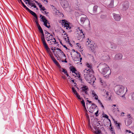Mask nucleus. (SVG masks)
<instances>
[{
    "mask_svg": "<svg viewBox=\"0 0 134 134\" xmlns=\"http://www.w3.org/2000/svg\"><path fill=\"white\" fill-rule=\"evenodd\" d=\"M49 49H48V50H46L48 52H49H49L50 51V50H49Z\"/></svg>",
    "mask_w": 134,
    "mask_h": 134,
    "instance_id": "obj_64",
    "label": "nucleus"
},
{
    "mask_svg": "<svg viewBox=\"0 0 134 134\" xmlns=\"http://www.w3.org/2000/svg\"><path fill=\"white\" fill-rule=\"evenodd\" d=\"M40 17L42 19V21L44 23V25L46 27L47 25V23H48L46 18L44 16H42L41 15H40Z\"/></svg>",
    "mask_w": 134,
    "mask_h": 134,
    "instance_id": "obj_9",
    "label": "nucleus"
},
{
    "mask_svg": "<svg viewBox=\"0 0 134 134\" xmlns=\"http://www.w3.org/2000/svg\"><path fill=\"white\" fill-rule=\"evenodd\" d=\"M116 125L118 129H120V125L119 123H117V124H116Z\"/></svg>",
    "mask_w": 134,
    "mask_h": 134,
    "instance_id": "obj_39",
    "label": "nucleus"
},
{
    "mask_svg": "<svg viewBox=\"0 0 134 134\" xmlns=\"http://www.w3.org/2000/svg\"><path fill=\"white\" fill-rule=\"evenodd\" d=\"M42 0L43 2H46V3H47L48 2V1L47 0Z\"/></svg>",
    "mask_w": 134,
    "mask_h": 134,
    "instance_id": "obj_50",
    "label": "nucleus"
},
{
    "mask_svg": "<svg viewBox=\"0 0 134 134\" xmlns=\"http://www.w3.org/2000/svg\"><path fill=\"white\" fill-rule=\"evenodd\" d=\"M70 70L72 73H75V72L76 71V68L74 66H72L70 69Z\"/></svg>",
    "mask_w": 134,
    "mask_h": 134,
    "instance_id": "obj_22",
    "label": "nucleus"
},
{
    "mask_svg": "<svg viewBox=\"0 0 134 134\" xmlns=\"http://www.w3.org/2000/svg\"><path fill=\"white\" fill-rule=\"evenodd\" d=\"M98 100V103L100 105H102V103L101 102V101L99 100L98 99V100Z\"/></svg>",
    "mask_w": 134,
    "mask_h": 134,
    "instance_id": "obj_45",
    "label": "nucleus"
},
{
    "mask_svg": "<svg viewBox=\"0 0 134 134\" xmlns=\"http://www.w3.org/2000/svg\"><path fill=\"white\" fill-rule=\"evenodd\" d=\"M27 1L28 2L29 5L31 7L34 6V4L32 3V1L30 0H28Z\"/></svg>",
    "mask_w": 134,
    "mask_h": 134,
    "instance_id": "obj_18",
    "label": "nucleus"
},
{
    "mask_svg": "<svg viewBox=\"0 0 134 134\" xmlns=\"http://www.w3.org/2000/svg\"><path fill=\"white\" fill-rule=\"evenodd\" d=\"M64 27H66V29H68V28L69 29H70L71 28V27L69 25L68 26H64Z\"/></svg>",
    "mask_w": 134,
    "mask_h": 134,
    "instance_id": "obj_35",
    "label": "nucleus"
},
{
    "mask_svg": "<svg viewBox=\"0 0 134 134\" xmlns=\"http://www.w3.org/2000/svg\"><path fill=\"white\" fill-rule=\"evenodd\" d=\"M66 59V58H65V59L64 60H61V62H64L65 63H67V61Z\"/></svg>",
    "mask_w": 134,
    "mask_h": 134,
    "instance_id": "obj_43",
    "label": "nucleus"
},
{
    "mask_svg": "<svg viewBox=\"0 0 134 134\" xmlns=\"http://www.w3.org/2000/svg\"><path fill=\"white\" fill-rule=\"evenodd\" d=\"M53 39L54 40V42H56L55 43V44H57V43H58V42H56V39H55V38H53Z\"/></svg>",
    "mask_w": 134,
    "mask_h": 134,
    "instance_id": "obj_54",
    "label": "nucleus"
},
{
    "mask_svg": "<svg viewBox=\"0 0 134 134\" xmlns=\"http://www.w3.org/2000/svg\"><path fill=\"white\" fill-rule=\"evenodd\" d=\"M87 102H88L89 103H91L92 102L91 101H90L89 100H87Z\"/></svg>",
    "mask_w": 134,
    "mask_h": 134,
    "instance_id": "obj_62",
    "label": "nucleus"
},
{
    "mask_svg": "<svg viewBox=\"0 0 134 134\" xmlns=\"http://www.w3.org/2000/svg\"><path fill=\"white\" fill-rule=\"evenodd\" d=\"M114 7V1L111 0L110 2V3L109 5V7L110 8H113Z\"/></svg>",
    "mask_w": 134,
    "mask_h": 134,
    "instance_id": "obj_21",
    "label": "nucleus"
},
{
    "mask_svg": "<svg viewBox=\"0 0 134 134\" xmlns=\"http://www.w3.org/2000/svg\"><path fill=\"white\" fill-rule=\"evenodd\" d=\"M104 117L105 118H107V119L108 118V116L107 115H106V114H105L104 115Z\"/></svg>",
    "mask_w": 134,
    "mask_h": 134,
    "instance_id": "obj_47",
    "label": "nucleus"
},
{
    "mask_svg": "<svg viewBox=\"0 0 134 134\" xmlns=\"http://www.w3.org/2000/svg\"><path fill=\"white\" fill-rule=\"evenodd\" d=\"M59 68H60L61 66L57 61L54 63Z\"/></svg>",
    "mask_w": 134,
    "mask_h": 134,
    "instance_id": "obj_28",
    "label": "nucleus"
},
{
    "mask_svg": "<svg viewBox=\"0 0 134 134\" xmlns=\"http://www.w3.org/2000/svg\"><path fill=\"white\" fill-rule=\"evenodd\" d=\"M127 117L128 119L131 118V116H130V114H128L127 115Z\"/></svg>",
    "mask_w": 134,
    "mask_h": 134,
    "instance_id": "obj_42",
    "label": "nucleus"
},
{
    "mask_svg": "<svg viewBox=\"0 0 134 134\" xmlns=\"http://www.w3.org/2000/svg\"><path fill=\"white\" fill-rule=\"evenodd\" d=\"M35 1V2L37 3L38 4V5H39V7L41 9L42 7V5L41 4H40L38 3V2H37L35 0H34V2Z\"/></svg>",
    "mask_w": 134,
    "mask_h": 134,
    "instance_id": "obj_29",
    "label": "nucleus"
},
{
    "mask_svg": "<svg viewBox=\"0 0 134 134\" xmlns=\"http://www.w3.org/2000/svg\"><path fill=\"white\" fill-rule=\"evenodd\" d=\"M26 10L30 12L33 16H34V12L33 11L31 10L29 8L28 9H27Z\"/></svg>",
    "mask_w": 134,
    "mask_h": 134,
    "instance_id": "obj_26",
    "label": "nucleus"
},
{
    "mask_svg": "<svg viewBox=\"0 0 134 134\" xmlns=\"http://www.w3.org/2000/svg\"><path fill=\"white\" fill-rule=\"evenodd\" d=\"M124 88L125 87L123 86L119 85L115 87V91L116 94L118 95H120L124 93Z\"/></svg>",
    "mask_w": 134,
    "mask_h": 134,
    "instance_id": "obj_3",
    "label": "nucleus"
},
{
    "mask_svg": "<svg viewBox=\"0 0 134 134\" xmlns=\"http://www.w3.org/2000/svg\"><path fill=\"white\" fill-rule=\"evenodd\" d=\"M116 44L113 43H110V47L111 48L113 49H115L116 48Z\"/></svg>",
    "mask_w": 134,
    "mask_h": 134,
    "instance_id": "obj_16",
    "label": "nucleus"
},
{
    "mask_svg": "<svg viewBox=\"0 0 134 134\" xmlns=\"http://www.w3.org/2000/svg\"><path fill=\"white\" fill-rule=\"evenodd\" d=\"M111 131L112 134H113V133H114L113 132H114V131L113 130H111Z\"/></svg>",
    "mask_w": 134,
    "mask_h": 134,
    "instance_id": "obj_56",
    "label": "nucleus"
},
{
    "mask_svg": "<svg viewBox=\"0 0 134 134\" xmlns=\"http://www.w3.org/2000/svg\"><path fill=\"white\" fill-rule=\"evenodd\" d=\"M132 118H131L128 119L127 120V121H125L126 125L127 126H129L132 123Z\"/></svg>",
    "mask_w": 134,
    "mask_h": 134,
    "instance_id": "obj_15",
    "label": "nucleus"
},
{
    "mask_svg": "<svg viewBox=\"0 0 134 134\" xmlns=\"http://www.w3.org/2000/svg\"><path fill=\"white\" fill-rule=\"evenodd\" d=\"M72 91L73 92L74 94L76 95V96L80 100L82 98L80 97V96L77 92L76 90L75 89V88L74 87H72Z\"/></svg>",
    "mask_w": 134,
    "mask_h": 134,
    "instance_id": "obj_11",
    "label": "nucleus"
},
{
    "mask_svg": "<svg viewBox=\"0 0 134 134\" xmlns=\"http://www.w3.org/2000/svg\"><path fill=\"white\" fill-rule=\"evenodd\" d=\"M50 34V35L49 36H50V37L51 36V38L50 39V40H53V35H52L51 34Z\"/></svg>",
    "mask_w": 134,
    "mask_h": 134,
    "instance_id": "obj_41",
    "label": "nucleus"
},
{
    "mask_svg": "<svg viewBox=\"0 0 134 134\" xmlns=\"http://www.w3.org/2000/svg\"><path fill=\"white\" fill-rule=\"evenodd\" d=\"M107 15H105L102 14L100 16V18L102 19H105L106 18Z\"/></svg>",
    "mask_w": 134,
    "mask_h": 134,
    "instance_id": "obj_23",
    "label": "nucleus"
},
{
    "mask_svg": "<svg viewBox=\"0 0 134 134\" xmlns=\"http://www.w3.org/2000/svg\"><path fill=\"white\" fill-rule=\"evenodd\" d=\"M62 23L64 24H65V23L67 22V21L65 19L62 20Z\"/></svg>",
    "mask_w": 134,
    "mask_h": 134,
    "instance_id": "obj_40",
    "label": "nucleus"
},
{
    "mask_svg": "<svg viewBox=\"0 0 134 134\" xmlns=\"http://www.w3.org/2000/svg\"><path fill=\"white\" fill-rule=\"evenodd\" d=\"M122 57V54L121 53H119L115 55V59L116 60H119L121 59Z\"/></svg>",
    "mask_w": 134,
    "mask_h": 134,
    "instance_id": "obj_14",
    "label": "nucleus"
},
{
    "mask_svg": "<svg viewBox=\"0 0 134 134\" xmlns=\"http://www.w3.org/2000/svg\"><path fill=\"white\" fill-rule=\"evenodd\" d=\"M51 59L54 62V63L55 62H56L57 61V60L55 59V58H54V57H52Z\"/></svg>",
    "mask_w": 134,
    "mask_h": 134,
    "instance_id": "obj_34",
    "label": "nucleus"
},
{
    "mask_svg": "<svg viewBox=\"0 0 134 134\" xmlns=\"http://www.w3.org/2000/svg\"><path fill=\"white\" fill-rule=\"evenodd\" d=\"M51 27V26L50 25H47V26H46V27H47V28H49L50 27Z\"/></svg>",
    "mask_w": 134,
    "mask_h": 134,
    "instance_id": "obj_57",
    "label": "nucleus"
},
{
    "mask_svg": "<svg viewBox=\"0 0 134 134\" xmlns=\"http://www.w3.org/2000/svg\"><path fill=\"white\" fill-rule=\"evenodd\" d=\"M130 95L131 97V100L134 101V92H132L130 93Z\"/></svg>",
    "mask_w": 134,
    "mask_h": 134,
    "instance_id": "obj_24",
    "label": "nucleus"
},
{
    "mask_svg": "<svg viewBox=\"0 0 134 134\" xmlns=\"http://www.w3.org/2000/svg\"><path fill=\"white\" fill-rule=\"evenodd\" d=\"M62 46H63L65 48L66 50L68 49V48L65 45H64L63 44H62Z\"/></svg>",
    "mask_w": 134,
    "mask_h": 134,
    "instance_id": "obj_46",
    "label": "nucleus"
},
{
    "mask_svg": "<svg viewBox=\"0 0 134 134\" xmlns=\"http://www.w3.org/2000/svg\"><path fill=\"white\" fill-rule=\"evenodd\" d=\"M122 10H126L128 8L129 5V2L127 1H125L123 3Z\"/></svg>",
    "mask_w": 134,
    "mask_h": 134,
    "instance_id": "obj_6",
    "label": "nucleus"
},
{
    "mask_svg": "<svg viewBox=\"0 0 134 134\" xmlns=\"http://www.w3.org/2000/svg\"><path fill=\"white\" fill-rule=\"evenodd\" d=\"M110 126L111 127V128H110V130H113V127H112L111 126V124L110 125Z\"/></svg>",
    "mask_w": 134,
    "mask_h": 134,
    "instance_id": "obj_51",
    "label": "nucleus"
},
{
    "mask_svg": "<svg viewBox=\"0 0 134 134\" xmlns=\"http://www.w3.org/2000/svg\"><path fill=\"white\" fill-rule=\"evenodd\" d=\"M92 95L93 97L94 96L95 99L96 100H98V96L93 91L92 94Z\"/></svg>",
    "mask_w": 134,
    "mask_h": 134,
    "instance_id": "obj_19",
    "label": "nucleus"
},
{
    "mask_svg": "<svg viewBox=\"0 0 134 134\" xmlns=\"http://www.w3.org/2000/svg\"><path fill=\"white\" fill-rule=\"evenodd\" d=\"M41 39L45 38L44 35L43 33V32L41 33Z\"/></svg>",
    "mask_w": 134,
    "mask_h": 134,
    "instance_id": "obj_31",
    "label": "nucleus"
},
{
    "mask_svg": "<svg viewBox=\"0 0 134 134\" xmlns=\"http://www.w3.org/2000/svg\"><path fill=\"white\" fill-rule=\"evenodd\" d=\"M97 110L95 113V115H96V116H97L98 115V111H99L98 108H97Z\"/></svg>",
    "mask_w": 134,
    "mask_h": 134,
    "instance_id": "obj_38",
    "label": "nucleus"
},
{
    "mask_svg": "<svg viewBox=\"0 0 134 134\" xmlns=\"http://www.w3.org/2000/svg\"><path fill=\"white\" fill-rule=\"evenodd\" d=\"M41 40L43 44L46 43L45 41V38L41 39Z\"/></svg>",
    "mask_w": 134,
    "mask_h": 134,
    "instance_id": "obj_37",
    "label": "nucleus"
},
{
    "mask_svg": "<svg viewBox=\"0 0 134 134\" xmlns=\"http://www.w3.org/2000/svg\"><path fill=\"white\" fill-rule=\"evenodd\" d=\"M86 21H88L89 22V20L87 19V18L86 15H84V17L81 18L80 20V23L81 24H83Z\"/></svg>",
    "mask_w": 134,
    "mask_h": 134,
    "instance_id": "obj_13",
    "label": "nucleus"
},
{
    "mask_svg": "<svg viewBox=\"0 0 134 134\" xmlns=\"http://www.w3.org/2000/svg\"><path fill=\"white\" fill-rule=\"evenodd\" d=\"M43 44L46 50H48V49H49V48H48L46 43Z\"/></svg>",
    "mask_w": 134,
    "mask_h": 134,
    "instance_id": "obj_25",
    "label": "nucleus"
},
{
    "mask_svg": "<svg viewBox=\"0 0 134 134\" xmlns=\"http://www.w3.org/2000/svg\"><path fill=\"white\" fill-rule=\"evenodd\" d=\"M79 30L80 31V32L81 33H82V34L83 35H84V33H83V31H82V30H80V29H79Z\"/></svg>",
    "mask_w": 134,
    "mask_h": 134,
    "instance_id": "obj_52",
    "label": "nucleus"
},
{
    "mask_svg": "<svg viewBox=\"0 0 134 134\" xmlns=\"http://www.w3.org/2000/svg\"><path fill=\"white\" fill-rule=\"evenodd\" d=\"M78 78L79 79H81V76L80 74H79V75L77 76Z\"/></svg>",
    "mask_w": 134,
    "mask_h": 134,
    "instance_id": "obj_53",
    "label": "nucleus"
},
{
    "mask_svg": "<svg viewBox=\"0 0 134 134\" xmlns=\"http://www.w3.org/2000/svg\"><path fill=\"white\" fill-rule=\"evenodd\" d=\"M98 7L97 5H94L93 8V12L94 13H95L97 12V9Z\"/></svg>",
    "mask_w": 134,
    "mask_h": 134,
    "instance_id": "obj_17",
    "label": "nucleus"
},
{
    "mask_svg": "<svg viewBox=\"0 0 134 134\" xmlns=\"http://www.w3.org/2000/svg\"><path fill=\"white\" fill-rule=\"evenodd\" d=\"M113 18L116 21H119L121 18V16L118 14L113 13Z\"/></svg>",
    "mask_w": 134,
    "mask_h": 134,
    "instance_id": "obj_10",
    "label": "nucleus"
},
{
    "mask_svg": "<svg viewBox=\"0 0 134 134\" xmlns=\"http://www.w3.org/2000/svg\"><path fill=\"white\" fill-rule=\"evenodd\" d=\"M21 4H22L23 7L26 10L28 9V8L27 7L23 2L21 3Z\"/></svg>",
    "mask_w": 134,
    "mask_h": 134,
    "instance_id": "obj_30",
    "label": "nucleus"
},
{
    "mask_svg": "<svg viewBox=\"0 0 134 134\" xmlns=\"http://www.w3.org/2000/svg\"><path fill=\"white\" fill-rule=\"evenodd\" d=\"M81 89L82 91V92H84L86 94L88 95V93L87 91H88L89 89L87 86H83L82 87H81Z\"/></svg>",
    "mask_w": 134,
    "mask_h": 134,
    "instance_id": "obj_12",
    "label": "nucleus"
},
{
    "mask_svg": "<svg viewBox=\"0 0 134 134\" xmlns=\"http://www.w3.org/2000/svg\"><path fill=\"white\" fill-rule=\"evenodd\" d=\"M81 103L82 104V106L84 108L86 109V111H87L86 107L85 102L83 99H82V100L81 101Z\"/></svg>",
    "mask_w": 134,
    "mask_h": 134,
    "instance_id": "obj_20",
    "label": "nucleus"
},
{
    "mask_svg": "<svg viewBox=\"0 0 134 134\" xmlns=\"http://www.w3.org/2000/svg\"><path fill=\"white\" fill-rule=\"evenodd\" d=\"M61 4L62 7L63 8H67L69 5L68 2L66 0H62L61 2Z\"/></svg>",
    "mask_w": 134,
    "mask_h": 134,
    "instance_id": "obj_7",
    "label": "nucleus"
},
{
    "mask_svg": "<svg viewBox=\"0 0 134 134\" xmlns=\"http://www.w3.org/2000/svg\"><path fill=\"white\" fill-rule=\"evenodd\" d=\"M69 23L67 21V22L65 23L64 24V26H68L69 25Z\"/></svg>",
    "mask_w": 134,
    "mask_h": 134,
    "instance_id": "obj_33",
    "label": "nucleus"
},
{
    "mask_svg": "<svg viewBox=\"0 0 134 134\" xmlns=\"http://www.w3.org/2000/svg\"><path fill=\"white\" fill-rule=\"evenodd\" d=\"M106 66L103 68L102 70L101 73L104 75V77L106 78H107L109 76V75L111 73V71L110 70L109 68L107 65H106Z\"/></svg>",
    "mask_w": 134,
    "mask_h": 134,
    "instance_id": "obj_2",
    "label": "nucleus"
},
{
    "mask_svg": "<svg viewBox=\"0 0 134 134\" xmlns=\"http://www.w3.org/2000/svg\"><path fill=\"white\" fill-rule=\"evenodd\" d=\"M34 18H35L36 20L35 21L36 23V25L38 30L39 32L41 33L43 32L42 29L37 21L38 20L36 14L34 12Z\"/></svg>",
    "mask_w": 134,
    "mask_h": 134,
    "instance_id": "obj_5",
    "label": "nucleus"
},
{
    "mask_svg": "<svg viewBox=\"0 0 134 134\" xmlns=\"http://www.w3.org/2000/svg\"><path fill=\"white\" fill-rule=\"evenodd\" d=\"M97 108H98L97 106L95 104L92 103L91 107L90 108L89 112L92 113L94 111V109H97Z\"/></svg>",
    "mask_w": 134,
    "mask_h": 134,
    "instance_id": "obj_8",
    "label": "nucleus"
},
{
    "mask_svg": "<svg viewBox=\"0 0 134 134\" xmlns=\"http://www.w3.org/2000/svg\"><path fill=\"white\" fill-rule=\"evenodd\" d=\"M41 9V10H42L43 11H44L46 10V9L44 7H42Z\"/></svg>",
    "mask_w": 134,
    "mask_h": 134,
    "instance_id": "obj_44",
    "label": "nucleus"
},
{
    "mask_svg": "<svg viewBox=\"0 0 134 134\" xmlns=\"http://www.w3.org/2000/svg\"><path fill=\"white\" fill-rule=\"evenodd\" d=\"M58 40L59 41L60 43L62 45V44H63L62 43V41L61 40H60V39H59Z\"/></svg>",
    "mask_w": 134,
    "mask_h": 134,
    "instance_id": "obj_60",
    "label": "nucleus"
},
{
    "mask_svg": "<svg viewBox=\"0 0 134 134\" xmlns=\"http://www.w3.org/2000/svg\"><path fill=\"white\" fill-rule=\"evenodd\" d=\"M86 65L90 69H91L92 68V66H91V65L88 64H86Z\"/></svg>",
    "mask_w": 134,
    "mask_h": 134,
    "instance_id": "obj_36",
    "label": "nucleus"
},
{
    "mask_svg": "<svg viewBox=\"0 0 134 134\" xmlns=\"http://www.w3.org/2000/svg\"><path fill=\"white\" fill-rule=\"evenodd\" d=\"M94 132L96 134H100L101 133V131L100 130H98L97 131H95Z\"/></svg>",
    "mask_w": 134,
    "mask_h": 134,
    "instance_id": "obj_27",
    "label": "nucleus"
},
{
    "mask_svg": "<svg viewBox=\"0 0 134 134\" xmlns=\"http://www.w3.org/2000/svg\"><path fill=\"white\" fill-rule=\"evenodd\" d=\"M62 77L63 79H66V78L65 76H62Z\"/></svg>",
    "mask_w": 134,
    "mask_h": 134,
    "instance_id": "obj_55",
    "label": "nucleus"
},
{
    "mask_svg": "<svg viewBox=\"0 0 134 134\" xmlns=\"http://www.w3.org/2000/svg\"><path fill=\"white\" fill-rule=\"evenodd\" d=\"M106 95H105L104 96H106L107 97V96H108V95H109V93H108V92H106Z\"/></svg>",
    "mask_w": 134,
    "mask_h": 134,
    "instance_id": "obj_48",
    "label": "nucleus"
},
{
    "mask_svg": "<svg viewBox=\"0 0 134 134\" xmlns=\"http://www.w3.org/2000/svg\"><path fill=\"white\" fill-rule=\"evenodd\" d=\"M18 1L19 3L21 2V3L23 2L21 0H18Z\"/></svg>",
    "mask_w": 134,
    "mask_h": 134,
    "instance_id": "obj_58",
    "label": "nucleus"
},
{
    "mask_svg": "<svg viewBox=\"0 0 134 134\" xmlns=\"http://www.w3.org/2000/svg\"><path fill=\"white\" fill-rule=\"evenodd\" d=\"M65 74L67 76V77L69 76V74H68L67 72Z\"/></svg>",
    "mask_w": 134,
    "mask_h": 134,
    "instance_id": "obj_63",
    "label": "nucleus"
},
{
    "mask_svg": "<svg viewBox=\"0 0 134 134\" xmlns=\"http://www.w3.org/2000/svg\"><path fill=\"white\" fill-rule=\"evenodd\" d=\"M83 71L86 72V74L84 75V78L89 83L92 82L93 83L96 79V78L93 75V71L91 70V71L89 69L87 70L85 69Z\"/></svg>",
    "mask_w": 134,
    "mask_h": 134,
    "instance_id": "obj_1",
    "label": "nucleus"
},
{
    "mask_svg": "<svg viewBox=\"0 0 134 134\" xmlns=\"http://www.w3.org/2000/svg\"><path fill=\"white\" fill-rule=\"evenodd\" d=\"M52 50L53 51V53H54V50H55V48H54V49H52Z\"/></svg>",
    "mask_w": 134,
    "mask_h": 134,
    "instance_id": "obj_59",
    "label": "nucleus"
},
{
    "mask_svg": "<svg viewBox=\"0 0 134 134\" xmlns=\"http://www.w3.org/2000/svg\"><path fill=\"white\" fill-rule=\"evenodd\" d=\"M93 44V41L89 39L88 38V41L86 43V44L87 45L90 44L91 46L89 47H90L91 51L94 52H95L94 51V48H95L96 45H95L94 44Z\"/></svg>",
    "mask_w": 134,
    "mask_h": 134,
    "instance_id": "obj_4",
    "label": "nucleus"
},
{
    "mask_svg": "<svg viewBox=\"0 0 134 134\" xmlns=\"http://www.w3.org/2000/svg\"><path fill=\"white\" fill-rule=\"evenodd\" d=\"M44 31H46V32H45V34H47V35H48V34H50L47 31H46L45 30Z\"/></svg>",
    "mask_w": 134,
    "mask_h": 134,
    "instance_id": "obj_49",
    "label": "nucleus"
},
{
    "mask_svg": "<svg viewBox=\"0 0 134 134\" xmlns=\"http://www.w3.org/2000/svg\"><path fill=\"white\" fill-rule=\"evenodd\" d=\"M116 110V109L115 108V109L114 108V109L113 110V111L114 112Z\"/></svg>",
    "mask_w": 134,
    "mask_h": 134,
    "instance_id": "obj_61",
    "label": "nucleus"
},
{
    "mask_svg": "<svg viewBox=\"0 0 134 134\" xmlns=\"http://www.w3.org/2000/svg\"><path fill=\"white\" fill-rule=\"evenodd\" d=\"M62 71L63 72L64 74H65L67 72V71L65 69L63 68H62Z\"/></svg>",
    "mask_w": 134,
    "mask_h": 134,
    "instance_id": "obj_32",
    "label": "nucleus"
}]
</instances>
